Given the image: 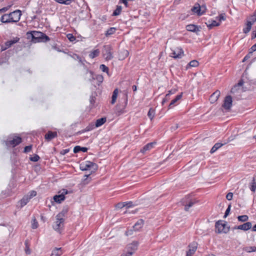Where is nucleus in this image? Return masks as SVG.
<instances>
[{"mask_svg": "<svg viewBox=\"0 0 256 256\" xmlns=\"http://www.w3.org/2000/svg\"><path fill=\"white\" fill-rule=\"evenodd\" d=\"M95 128H96V126H95V124H93V123H91V124H90L86 128V130H87V132H89V131H90L92 130L93 129H94Z\"/></svg>", "mask_w": 256, "mask_h": 256, "instance_id": "79ce46f5", "label": "nucleus"}, {"mask_svg": "<svg viewBox=\"0 0 256 256\" xmlns=\"http://www.w3.org/2000/svg\"><path fill=\"white\" fill-rule=\"evenodd\" d=\"M69 152V149L63 150L61 151L60 154L62 155H64Z\"/></svg>", "mask_w": 256, "mask_h": 256, "instance_id": "338daca9", "label": "nucleus"}, {"mask_svg": "<svg viewBox=\"0 0 256 256\" xmlns=\"http://www.w3.org/2000/svg\"><path fill=\"white\" fill-rule=\"evenodd\" d=\"M127 0H119L118 4H124L126 7L127 8L128 6V4Z\"/></svg>", "mask_w": 256, "mask_h": 256, "instance_id": "bf43d9fd", "label": "nucleus"}, {"mask_svg": "<svg viewBox=\"0 0 256 256\" xmlns=\"http://www.w3.org/2000/svg\"><path fill=\"white\" fill-rule=\"evenodd\" d=\"M112 48L110 46H105L103 52V55L106 60H110L113 58Z\"/></svg>", "mask_w": 256, "mask_h": 256, "instance_id": "423d86ee", "label": "nucleus"}, {"mask_svg": "<svg viewBox=\"0 0 256 256\" xmlns=\"http://www.w3.org/2000/svg\"><path fill=\"white\" fill-rule=\"evenodd\" d=\"M206 6H200L199 4H195L192 8V11L197 14L198 16H202L205 12Z\"/></svg>", "mask_w": 256, "mask_h": 256, "instance_id": "6e6552de", "label": "nucleus"}, {"mask_svg": "<svg viewBox=\"0 0 256 256\" xmlns=\"http://www.w3.org/2000/svg\"><path fill=\"white\" fill-rule=\"evenodd\" d=\"M252 226V225L250 222H246L238 226H237V228H238V230H241L246 231L251 228Z\"/></svg>", "mask_w": 256, "mask_h": 256, "instance_id": "f3484780", "label": "nucleus"}, {"mask_svg": "<svg viewBox=\"0 0 256 256\" xmlns=\"http://www.w3.org/2000/svg\"><path fill=\"white\" fill-rule=\"evenodd\" d=\"M100 53V51L98 49H96L91 52L89 54V56L91 58H94L98 56Z\"/></svg>", "mask_w": 256, "mask_h": 256, "instance_id": "7c9ffc66", "label": "nucleus"}, {"mask_svg": "<svg viewBox=\"0 0 256 256\" xmlns=\"http://www.w3.org/2000/svg\"><path fill=\"white\" fill-rule=\"evenodd\" d=\"M63 253V250L61 248H56L52 252L50 256H60Z\"/></svg>", "mask_w": 256, "mask_h": 256, "instance_id": "b1692460", "label": "nucleus"}, {"mask_svg": "<svg viewBox=\"0 0 256 256\" xmlns=\"http://www.w3.org/2000/svg\"><path fill=\"white\" fill-rule=\"evenodd\" d=\"M100 68L104 72H106V73L108 72V68L104 64H100Z\"/></svg>", "mask_w": 256, "mask_h": 256, "instance_id": "c03bdc74", "label": "nucleus"}, {"mask_svg": "<svg viewBox=\"0 0 256 256\" xmlns=\"http://www.w3.org/2000/svg\"><path fill=\"white\" fill-rule=\"evenodd\" d=\"M224 145V144L221 143H216L214 144V145L212 147L210 150V152L211 154H213L214 152H216L219 148H220L221 146H222Z\"/></svg>", "mask_w": 256, "mask_h": 256, "instance_id": "c85d7f7f", "label": "nucleus"}, {"mask_svg": "<svg viewBox=\"0 0 256 256\" xmlns=\"http://www.w3.org/2000/svg\"><path fill=\"white\" fill-rule=\"evenodd\" d=\"M84 176H86V178L84 180V184H86L90 182V180H88V175H86Z\"/></svg>", "mask_w": 256, "mask_h": 256, "instance_id": "0e129e2a", "label": "nucleus"}, {"mask_svg": "<svg viewBox=\"0 0 256 256\" xmlns=\"http://www.w3.org/2000/svg\"><path fill=\"white\" fill-rule=\"evenodd\" d=\"M238 219L240 222H245L248 220V217L246 215L240 216L238 217Z\"/></svg>", "mask_w": 256, "mask_h": 256, "instance_id": "ea45409f", "label": "nucleus"}, {"mask_svg": "<svg viewBox=\"0 0 256 256\" xmlns=\"http://www.w3.org/2000/svg\"><path fill=\"white\" fill-rule=\"evenodd\" d=\"M216 19L218 20V22H221L222 21H224L226 20V16L225 14H221L218 16L216 18Z\"/></svg>", "mask_w": 256, "mask_h": 256, "instance_id": "e433bc0d", "label": "nucleus"}, {"mask_svg": "<svg viewBox=\"0 0 256 256\" xmlns=\"http://www.w3.org/2000/svg\"><path fill=\"white\" fill-rule=\"evenodd\" d=\"M106 118H102L97 120L96 122L95 126H96V128H98L102 126L106 122Z\"/></svg>", "mask_w": 256, "mask_h": 256, "instance_id": "bb28decb", "label": "nucleus"}, {"mask_svg": "<svg viewBox=\"0 0 256 256\" xmlns=\"http://www.w3.org/2000/svg\"><path fill=\"white\" fill-rule=\"evenodd\" d=\"M118 91L117 88L115 89L113 92L111 101L112 104H114L115 103L118 96Z\"/></svg>", "mask_w": 256, "mask_h": 256, "instance_id": "473e14b6", "label": "nucleus"}, {"mask_svg": "<svg viewBox=\"0 0 256 256\" xmlns=\"http://www.w3.org/2000/svg\"><path fill=\"white\" fill-rule=\"evenodd\" d=\"M132 252H130V251H128L127 252L124 253L121 255V256H132Z\"/></svg>", "mask_w": 256, "mask_h": 256, "instance_id": "680f3d73", "label": "nucleus"}, {"mask_svg": "<svg viewBox=\"0 0 256 256\" xmlns=\"http://www.w3.org/2000/svg\"><path fill=\"white\" fill-rule=\"evenodd\" d=\"M169 96H170V94H167L166 96H165V98L163 99L162 101V104L163 105L165 102H168L169 100Z\"/></svg>", "mask_w": 256, "mask_h": 256, "instance_id": "5fc2aeb1", "label": "nucleus"}, {"mask_svg": "<svg viewBox=\"0 0 256 256\" xmlns=\"http://www.w3.org/2000/svg\"><path fill=\"white\" fill-rule=\"evenodd\" d=\"M198 62L196 60H192L190 61L187 66V68L191 67H196L198 66Z\"/></svg>", "mask_w": 256, "mask_h": 256, "instance_id": "c9c22d12", "label": "nucleus"}, {"mask_svg": "<svg viewBox=\"0 0 256 256\" xmlns=\"http://www.w3.org/2000/svg\"><path fill=\"white\" fill-rule=\"evenodd\" d=\"M196 202L193 200H190L188 202H186L184 200L182 201V204L184 206V210L186 211H188L189 208L192 207Z\"/></svg>", "mask_w": 256, "mask_h": 256, "instance_id": "6ab92c4d", "label": "nucleus"}, {"mask_svg": "<svg viewBox=\"0 0 256 256\" xmlns=\"http://www.w3.org/2000/svg\"><path fill=\"white\" fill-rule=\"evenodd\" d=\"M96 79L98 82L102 83L104 80V77L102 75L98 74L96 76Z\"/></svg>", "mask_w": 256, "mask_h": 256, "instance_id": "09e8293b", "label": "nucleus"}, {"mask_svg": "<svg viewBox=\"0 0 256 256\" xmlns=\"http://www.w3.org/2000/svg\"><path fill=\"white\" fill-rule=\"evenodd\" d=\"M56 220L53 224L52 227L56 231L60 233L64 227V219L61 220V219L60 220V218H58L56 216Z\"/></svg>", "mask_w": 256, "mask_h": 256, "instance_id": "20e7f679", "label": "nucleus"}, {"mask_svg": "<svg viewBox=\"0 0 256 256\" xmlns=\"http://www.w3.org/2000/svg\"><path fill=\"white\" fill-rule=\"evenodd\" d=\"M232 197H233V194L232 192H228L226 196V198L228 200H232Z\"/></svg>", "mask_w": 256, "mask_h": 256, "instance_id": "13d9d810", "label": "nucleus"}, {"mask_svg": "<svg viewBox=\"0 0 256 256\" xmlns=\"http://www.w3.org/2000/svg\"><path fill=\"white\" fill-rule=\"evenodd\" d=\"M67 194L68 190H64L62 194L54 196V200L56 202L60 203L61 202L64 200L65 198L64 194Z\"/></svg>", "mask_w": 256, "mask_h": 256, "instance_id": "9b49d317", "label": "nucleus"}, {"mask_svg": "<svg viewBox=\"0 0 256 256\" xmlns=\"http://www.w3.org/2000/svg\"><path fill=\"white\" fill-rule=\"evenodd\" d=\"M207 26L210 28H212L214 26H217L220 25V22H218L217 20H208L206 23Z\"/></svg>", "mask_w": 256, "mask_h": 256, "instance_id": "4be33fe9", "label": "nucleus"}, {"mask_svg": "<svg viewBox=\"0 0 256 256\" xmlns=\"http://www.w3.org/2000/svg\"><path fill=\"white\" fill-rule=\"evenodd\" d=\"M250 20H248V22H250L253 24L256 22V11H255L252 15L250 16Z\"/></svg>", "mask_w": 256, "mask_h": 256, "instance_id": "a19ab883", "label": "nucleus"}, {"mask_svg": "<svg viewBox=\"0 0 256 256\" xmlns=\"http://www.w3.org/2000/svg\"><path fill=\"white\" fill-rule=\"evenodd\" d=\"M253 181H254V178L253 179ZM250 190H251L252 192H255L256 189V185H255V182H254L252 183V185H251V186H250Z\"/></svg>", "mask_w": 256, "mask_h": 256, "instance_id": "4d7b16f0", "label": "nucleus"}, {"mask_svg": "<svg viewBox=\"0 0 256 256\" xmlns=\"http://www.w3.org/2000/svg\"><path fill=\"white\" fill-rule=\"evenodd\" d=\"M30 199L26 196H24L20 201V207L22 208L30 201Z\"/></svg>", "mask_w": 256, "mask_h": 256, "instance_id": "a878e982", "label": "nucleus"}, {"mask_svg": "<svg viewBox=\"0 0 256 256\" xmlns=\"http://www.w3.org/2000/svg\"><path fill=\"white\" fill-rule=\"evenodd\" d=\"M54 0L59 4H64L66 5H69L72 2V0Z\"/></svg>", "mask_w": 256, "mask_h": 256, "instance_id": "58836bf2", "label": "nucleus"}, {"mask_svg": "<svg viewBox=\"0 0 256 256\" xmlns=\"http://www.w3.org/2000/svg\"><path fill=\"white\" fill-rule=\"evenodd\" d=\"M122 10V6H117L116 9L114 11L112 16H118Z\"/></svg>", "mask_w": 256, "mask_h": 256, "instance_id": "72a5a7b5", "label": "nucleus"}, {"mask_svg": "<svg viewBox=\"0 0 256 256\" xmlns=\"http://www.w3.org/2000/svg\"><path fill=\"white\" fill-rule=\"evenodd\" d=\"M133 230H132V229H130V230H128V231H126V236H128V235H131V234H132V231H133Z\"/></svg>", "mask_w": 256, "mask_h": 256, "instance_id": "774afa93", "label": "nucleus"}, {"mask_svg": "<svg viewBox=\"0 0 256 256\" xmlns=\"http://www.w3.org/2000/svg\"><path fill=\"white\" fill-rule=\"evenodd\" d=\"M125 203V207H126L127 208H130L134 206V204H132V202L131 201L130 202H126Z\"/></svg>", "mask_w": 256, "mask_h": 256, "instance_id": "603ef678", "label": "nucleus"}, {"mask_svg": "<svg viewBox=\"0 0 256 256\" xmlns=\"http://www.w3.org/2000/svg\"><path fill=\"white\" fill-rule=\"evenodd\" d=\"M22 142V138L20 136H14L12 138L9 137L6 141V144L8 146L14 147Z\"/></svg>", "mask_w": 256, "mask_h": 256, "instance_id": "7ed1b4c3", "label": "nucleus"}, {"mask_svg": "<svg viewBox=\"0 0 256 256\" xmlns=\"http://www.w3.org/2000/svg\"><path fill=\"white\" fill-rule=\"evenodd\" d=\"M96 165L90 161H86L80 165V168L82 171L88 170H95L96 169Z\"/></svg>", "mask_w": 256, "mask_h": 256, "instance_id": "39448f33", "label": "nucleus"}, {"mask_svg": "<svg viewBox=\"0 0 256 256\" xmlns=\"http://www.w3.org/2000/svg\"><path fill=\"white\" fill-rule=\"evenodd\" d=\"M32 145H30V146H25V148H24V152L28 153V152H30L32 150Z\"/></svg>", "mask_w": 256, "mask_h": 256, "instance_id": "3c124183", "label": "nucleus"}, {"mask_svg": "<svg viewBox=\"0 0 256 256\" xmlns=\"http://www.w3.org/2000/svg\"><path fill=\"white\" fill-rule=\"evenodd\" d=\"M190 249L186 252V256H192L197 249V244L193 242L189 245Z\"/></svg>", "mask_w": 256, "mask_h": 256, "instance_id": "ddd939ff", "label": "nucleus"}, {"mask_svg": "<svg viewBox=\"0 0 256 256\" xmlns=\"http://www.w3.org/2000/svg\"><path fill=\"white\" fill-rule=\"evenodd\" d=\"M40 159V156L38 154H34L33 156L30 158V160L34 162H38Z\"/></svg>", "mask_w": 256, "mask_h": 256, "instance_id": "de8ad7c7", "label": "nucleus"}, {"mask_svg": "<svg viewBox=\"0 0 256 256\" xmlns=\"http://www.w3.org/2000/svg\"><path fill=\"white\" fill-rule=\"evenodd\" d=\"M19 40H20V38L16 37L12 40L7 41L5 43V48H2V50H6L7 48H8L12 46L14 44H15L16 42H18L19 41Z\"/></svg>", "mask_w": 256, "mask_h": 256, "instance_id": "4468645a", "label": "nucleus"}, {"mask_svg": "<svg viewBox=\"0 0 256 256\" xmlns=\"http://www.w3.org/2000/svg\"><path fill=\"white\" fill-rule=\"evenodd\" d=\"M138 242L136 241H134L127 246L126 249L128 251L132 252L133 254L134 252L136 250L138 249Z\"/></svg>", "mask_w": 256, "mask_h": 256, "instance_id": "f8f14e48", "label": "nucleus"}, {"mask_svg": "<svg viewBox=\"0 0 256 256\" xmlns=\"http://www.w3.org/2000/svg\"><path fill=\"white\" fill-rule=\"evenodd\" d=\"M182 97V94L177 95L176 98L172 100L168 106V108H172L173 106Z\"/></svg>", "mask_w": 256, "mask_h": 256, "instance_id": "393cba45", "label": "nucleus"}, {"mask_svg": "<svg viewBox=\"0 0 256 256\" xmlns=\"http://www.w3.org/2000/svg\"><path fill=\"white\" fill-rule=\"evenodd\" d=\"M21 11L20 10H16L10 13L12 22H18L20 18Z\"/></svg>", "mask_w": 256, "mask_h": 256, "instance_id": "1a4fd4ad", "label": "nucleus"}, {"mask_svg": "<svg viewBox=\"0 0 256 256\" xmlns=\"http://www.w3.org/2000/svg\"><path fill=\"white\" fill-rule=\"evenodd\" d=\"M220 92L218 90H216V92H214L210 97V101L211 103H214L216 102L219 96H220Z\"/></svg>", "mask_w": 256, "mask_h": 256, "instance_id": "dca6fc26", "label": "nucleus"}, {"mask_svg": "<svg viewBox=\"0 0 256 256\" xmlns=\"http://www.w3.org/2000/svg\"><path fill=\"white\" fill-rule=\"evenodd\" d=\"M178 128V124H175L174 126H172L170 128L172 131H174L176 130Z\"/></svg>", "mask_w": 256, "mask_h": 256, "instance_id": "69168bd1", "label": "nucleus"}, {"mask_svg": "<svg viewBox=\"0 0 256 256\" xmlns=\"http://www.w3.org/2000/svg\"><path fill=\"white\" fill-rule=\"evenodd\" d=\"M116 29L115 28H114V27L110 28H108L106 30V32L105 34H106V36H110V35L114 34V32H116Z\"/></svg>", "mask_w": 256, "mask_h": 256, "instance_id": "f704fd0d", "label": "nucleus"}, {"mask_svg": "<svg viewBox=\"0 0 256 256\" xmlns=\"http://www.w3.org/2000/svg\"><path fill=\"white\" fill-rule=\"evenodd\" d=\"M10 8V6H8L4 7V8H0V12H6V11H7Z\"/></svg>", "mask_w": 256, "mask_h": 256, "instance_id": "e2e57ef3", "label": "nucleus"}, {"mask_svg": "<svg viewBox=\"0 0 256 256\" xmlns=\"http://www.w3.org/2000/svg\"><path fill=\"white\" fill-rule=\"evenodd\" d=\"M155 142H150L146 144L140 150V152L142 153H144L154 148V146L155 145Z\"/></svg>", "mask_w": 256, "mask_h": 256, "instance_id": "aec40b11", "label": "nucleus"}, {"mask_svg": "<svg viewBox=\"0 0 256 256\" xmlns=\"http://www.w3.org/2000/svg\"><path fill=\"white\" fill-rule=\"evenodd\" d=\"M32 39L34 42H46L50 40L48 36L42 32L34 31L32 33Z\"/></svg>", "mask_w": 256, "mask_h": 256, "instance_id": "f257e3e1", "label": "nucleus"}, {"mask_svg": "<svg viewBox=\"0 0 256 256\" xmlns=\"http://www.w3.org/2000/svg\"><path fill=\"white\" fill-rule=\"evenodd\" d=\"M67 36L70 42H74L76 40V38L72 34H68Z\"/></svg>", "mask_w": 256, "mask_h": 256, "instance_id": "6e6d98bb", "label": "nucleus"}, {"mask_svg": "<svg viewBox=\"0 0 256 256\" xmlns=\"http://www.w3.org/2000/svg\"><path fill=\"white\" fill-rule=\"evenodd\" d=\"M184 55V51L180 48H176L172 50L170 56L174 58H180Z\"/></svg>", "mask_w": 256, "mask_h": 256, "instance_id": "0eeeda50", "label": "nucleus"}, {"mask_svg": "<svg viewBox=\"0 0 256 256\" xmlns=\"http://www.w3.org/2000/svg\"><path fill=\"white\" fill-rule=\"evenodd\" d=\"M232 98L230 96H227L224 101L222 107L226 110H229L230 109L232 106Z\"/></svg>", "mask_w": 256, "mask_h": 256, "instance_id": "9d476101", "label": "nucleus"}, {"mask_svg": "<svg viewBox=\"0 0 256 256\" xmlns=\"http://www.w3.org/2000/svg\"><path fill=\"white\" fill-rule=\"evenodd\" d=\"M186 29L187 30L196 32H200V28L196 25L194 24H188L186 26Z\"/></svg>", "mask_w": 256, "mask_h": 256, "instance_id": "a211bd4d", "label": "nucleus"}, {"mask_svg": "<svg viewBox=\"0 0 256 256\" xmlns=\"http://www.w3.org/2000/svg\"><path fill=\"white\" fill-rule=\"evenodd\" d=\"M57 136L56 132H52V131H49L46 135L45 138L48 140H50L53 139L54 138Z\"/></svg>", "mask_w": 256, "mask_h": 256, "instance_id": "5701e85b", "label": "nucleus"}, {"mask_svg": "<svg viewBox=\"0 0 256 256\" xmlns=\"http://www.w3.org/2000/svg\"><path fill=\"white\" fill-rule=\"evenodd\" d=\"M81 146H76L74 148V153H78L80 152Z\"/></svg>", "mask_w": 256, "mask_h": 256, "instance_id": "864d4df0", "label": "nucleus"}, {"mask_svg": "<svg viewBox=\"0 0 256 256\" xmlns=\"http://www.w3.org/2000/svg\"><path fill=\"white\" fill-rule=\"evenodd\" d=\"M144 224V221L142 219L138 220L133 226V230L134 231L140 230Z\"/></svg>", "mask_w": 256, "mask_h": 256, "instance_id": "2eb2a0df", "label": "nucleus"}, {"mask_svg": "<svg viewBox=\"0 0 256 256\" xmlns=\"http://www.w3.org/2000/svg\"><path fill=\"white\" fill-rule=\"evenodd\" d=\"M246 251L248 252H254L256 251V246H248L246 248Z\"/></svg>", "mask_w": 256, "mask_h": 256, "instance_id": "37998d69", "label": "nucleus"}, {"mask_svg": "<svg viewBox=\"0 0 256 256\" xmlns=\"http://www.w3.org/2000/svg\"><path fill=\"white\" fill-rule=\"evenodd\" d=\"M215 226L218 233L226 234L230 230V227L227 226L226 222H222V221L217 222Z\"/></svg>", "mask_w": 256, "mask_h": 256, "instance_id": "f03ea898", "label": "nucleus"}, {"mask_svg": "<svg viewBox=\"0 0 256 256\" xmlns=\"http://www.w3.org/2000/svg\"><path fill=\"white\" fill-rule=\"evenodd\" d=\"M244 84V81L243 80H240L237 84L235 85L233 88H232L231 90V92L232 93H234L239 88V87L242 86Z\"/></svg>", "mask_w": 256, "mask_h": 256, "instance_id": "cd10ccee", "label": "nucleus"}, {"mask_svg": "<svg viewBox=\"0 0 256 256\" xmlns=\"http://www.w3.org/2000/svg\"><path fill=\"white\" fill-rule=\"evenodd\" d=\"M67 212H68L67 210H62V212H59L56 216L58 218H60V220L61 219V220L62 219H64L65 220V218L66 217Z\"/></svg>", "mask_w": 256, "mask_h": 256, "instance_id": "c756f323", "label": "nucleus"}, {"mask_svg": "<svg viewBox=\"0 0 256 256\" xmlns=\"http://www.w3.org/2000/svg\"><path fill=\"white\" fill-rule=\"evenodd\" d=\"M36 195V192L34 190L30 191L27 195H26L30 200L32 198Z\"/></svg>", "mask_w": 256, "mask_h": 256, "instance_id": "a18cd8bd", "label": "nucleus"}, {"mask_svg": "<svg viewBox=\"0 0 256 256\" xmlns=\"http://www.w3.org/2000/svg\"><path fill=\"white\" fill-rule=\"evenodd\" d=\"M38 222L36 220L35 218L33 219L32 223V228L33 229H36L38 227Z\"/></svg>", "mask_w": 256, "mask_h": 256, "instance_id": "49530a36", "label": "nucleus"}, {"mask_svg": "<svg viewBox=\"0 0 256 256\" xmlns=\"http://www.w3.org/2000/svg\"><path fill=\"white\" fill-rule=\"evenodd\" d=\"M230 208H231V205L230 204L228 206V208H226V210L225 212L224 215V218H226L227 216L229 214L230 210Z\"/></svg>", "mask_w": 256, "mask_h": 256, "instance_id": "8fccbe9b", "label": "nucleus"}, {"mask_svg": "<svg viewBox=\"0 0 256 256\" xmlns=\"http://www.w3.org/2000/svg\"><path fill=\"white\" fill-rule=\"evenodd\" d=\"M0 21L3 23L12 22V21H11V18L10 15V14H4L3 16H2L0 18Z\"/></svg>", "mask_w": 256, "mask_h": 256, "instance_id": "412c9836", "label": "nucleus"}, {"mask_svg": "<svg viewBox=\"0 0 256 256\" xmlns=\"http://www.w3.org/2000/svg\"><path fill=\"white\" fill-rule=\"evenodd\" d=\"M125 206L124 202H119L116 205V207L119 208H122L125 207Z\"/></svg>", "mask_w": 256, "mask_h": 256, "instance_id": "052dcab7", "label": "nucleus"}, {"mask_svg": "<svg viewBox=\"0 0 256 256\" xmlns=\"http://www.w3.org/2000/svg\"><path fill=\"white\" fill-rule=\"evenodd\" d=\"M252 25V23L250 22H247L246 24V27L244 28L243 29L244 33L247 34V33L249 32L251 30Z\"/></svg>", "mask_w": 256, "mask_h": 256, "instance_id": "2f4dec72", "label": "nucleus"}, {"mask_svg": "<svg viewBox=\"0 0 256 256\" xmlns=\"http://www.w3.org/2000/svg\"><path fill=\"white\" fill-rule=\"evenodd\" d=\"M154 110L153 108H150L148 112V116L151 120L154 118Z\"/></svg>", "mask_w": 256, "mask_h": 256, "instance_id": "4c0bfd02", "label": "nucleus"}]
</instances>
